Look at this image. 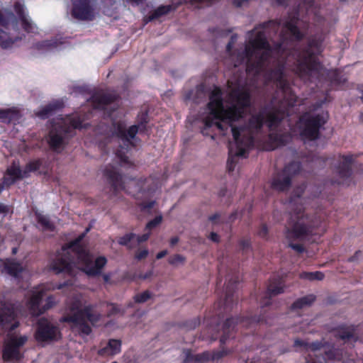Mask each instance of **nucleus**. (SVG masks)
Wrapping results in <instances>:
<instances>
[{
    "label": "nucleus",
    "instance_id": "13",
    "mask_svg": "<svg viewBox=\"0 0 363 363\" xmlns=\"http://www.w3.org/2000/svg\"><path fill=\"white\" fill-rule=\"evenodd\" d=\"M301 170V164L298 162H294L286 165L281 172L274 177L272 181V186L279 191L287 190L291 182V179Z\"/></svg>",
    "mask_w": 363,
    "mask_h": 363
},
{
    "label": "nucleus",
    "instance_id": "12",
    "mask_svg": "<svg viewBox=\"0 0 363 363\" xmlns=\"http://www.w3.org/2000/svg\"><path fill=\"white\" fill-rule=\"evenodd\" d=\"M41 162L35 160L26 164L24 169H21L18 164L13 162L9 167L1 182L8 187L13 184L17 179L28 177L31 172H35L40 169Z\"/></svg>",
    "mask_w": 363,
    "mask_h": 363
},
{
    "label": "nucleus",
    "instance_id": "38",
    "mask_svg": "<svg viewBox=\"0 0 363 363\" xmlns=\"http://www.w3.org/2000/svg\"><path fill=\"white\" fill-rule=\"evenodd\" d=\"M229 286H227V291H226V295H225V298L224 300V307L228 308H230V303L231 302L233 301V297H232V295H231V291L230 290L228 289Z\"/></svg>",
    "mask_w": 363,
    "mask_h": 363
},
{
    "label": "nucleus",
    "instance_id": "40",
    "mask_svg": "<svg viewBox=\"0 0 363 363\" xmlns=\"http://www.w3.org/2000/svg\"><path fill=\"white\" fill-rule=\"evenodd\" d=\"M148 255V250L146 249L142 250L137 252L135 255V258L138 260L144 259Z\"/></svg>",
    "mask_w": 363,
    "mask_h": 363
},
{
    "label": "nucleus",
    "instance_id": "15",
    "mask_svg": "<svg viewBox=\"0 0 363 363\" xmlns=\"http://www.w3.org/2000/svg\"><path fill=\"white\" fill-rule=\"evenodd\" d=\"M229 351L223 348L218 352H204L201 354H194L192 352L187 350L184 351V363H192V362H205L211 359L212 361H218L223 357L227 355Z\"/></svg>",
    "mask_w": 363,
    "mask_h": 363
},
{
    "label": "nucleus",
    "instance_id": "54",
    "mask_svg": "<svg viewBox=\"0 0 363 363\" xmlns=\"http://www.w3.org/2000/svg\"><path fill=\"white\" fill-rule=\"evenodd\" d=\"M8 186L4 184L2 182L0 183V194Z\"/></svg>",
    "mask_w": 363,
    "mask_h": 363
},
{
    "label": "nucleus",
    "instance_id": "55",
    "mask_svg": "<svg viewBox=\"0 0 363 363\" xmlns=\"http://www.w3.org/2000/svg\"><path fill=\"white\" fill-rule=\"evenodd\" d=\"M196 93H197L198 94H201H201H203L204 93H203V88H201V87H198V88L196 89Z\"/></svg>",
    "mask_w": 363,
    "mask_h": 363
},
{
    "label": "nucleus",
    "instance_id": "25",
    "mask_svg": "<svg viewBox=\"0 0 363 363\" xmlns=\"http://www.w3.org/2000/svg\"><path fill=\"white\" fill-rule=\"evenodd\" d=\"M61 107V104L58 101L50 103L35 112V115L43 119L48 118L57 109Z\"/></svg>",
    "mask_w": 363,
    "mask_h": 363
},
{
    "label": "nucleus",
    "instance_id": "28",
    "mask_svg": "<svg viewBox=\"0 0 363 363\" xmlns=\"http://www.w3.org/2000/svg\"><path fill=\"white\" fill-rule=\"evenodd\" d=\"M37 218L38 223L40 225L44 231H54L55 226L46 216L43 214H38Z\"/></svg>",
    "mask_w": 363,
    "mask_h": 363
},
{
    "label": "nucleus",
    "instance_id": "4",
    "mask_svg": "<svg viewBox=\"0 0 363 363\" xmlns=\"http://www.w3.org/2000/svg\"><path fill=\"white\" fill-rule=\"evenodd\" d=\"M101 315L94 311V306L87 304L81 294H73L66 303L64 316L62 322L69 323L72 330L81 335H88L91 332L87 320L95 325L101 319Z\"/></svg>",
    "mask_w": 363,
    "mask_h": 363
},
{
    "label": "nucleus",
    "instance_id": "17",
    "mask_svg": "<svg viewBox=\"0 0 363 363\" xmlns=\"http://www.w3.org/2000/svg\"><path fill=\"white\" fill-rule=\"evenodd\" d=\"M65 43V41L62 40V38L45 40L40 43H35L32 49L34 53H44L60 49Z\"/></svg>",
    "mask_w": 363,
    "mask_h": 363
},
{
    "label": "nucleus",
    "instance_id": "34",
    "mask_svg": "<svg viewBox=\"0 0 363 363\" xmlns=\"http://www.w3.org/2000/svg\"><path fill=\"white\" fill-rule=\"evenodd\" d=\"M151 296L150 293L148 291H145L141 294L135 296L134 298L137 303H144L147 301Z\"/></svg>",
    "mask_w": 363,
    "mask_h": 363
},
{
    "label": "nucleus",
    "instance_id": "39",
    "mask_svg": "<svg viewBox=\"0 0 363 363\" xmlns=\"http://www.w3.org/2000/svg\"><path fill=\"white\" fill-rule=\"evenodd\" d=\"M108 315H114L121 313V309L119 307L114 304L108 305Z\"/></svg>",
    "mask_w": 363,
    "mask_h": 363
},
{
    "label": "nucleus",
    "instance_id": "26",
    "mask_svg": "<svg viewBox=\"0 0 363 363\" xmlns=\"http://www.w3.org/2000/svg\"><path fill=\"white\" fill-rule=\"evenodd\" d=\"M315 301V296L312 294L306 296L296 300L292 305V309H302L310 306Z\"/></svg>",
    "mask_w": 363,
    "mask_h": 363
},
{
    "label": "nucleus",
    "instance_id": "16",
    "mask_svg": "<svg viewBox=\"0 0 363 363\" xmlns=\"http://www.w3.org/2000/svg\"><path fill=\"white\" fill-rule=\"evenodd\" d=\"M72 16L79 20H92L94 11L88 0L73 2Z\"/></svg>",
    "mask_w": 363,
    "mask_h": 363
},
{
    "label": "nucleus",
    "instance_id": "37",
    "mask_svg": "<svg viewBox=\"0 0 363 363\" xmlns=\"http://www.w3.org/2000/svg\"><path fill=\"white\" fill-rule=\"evenodd\" d=\"M162 219V217L161 216L155 217L153 220L147 223L146 229L150 230L151 229L155 228L161 223Z\"/></svg>",
    "mask_w": 363,
    "mask_h": 363
},
{
    "label": "nucleus",
    "instance_id": "57",
    "mask_svg": "<svg viewBox=\"0 0 363 363\" xmlns=\"http://www.w3.org/2000/svg\"><path fill=\"white\" fill-rule=\"evenodd\" d=\"M275 1H276L277 2V4H284V2H285V0H275Z\"/></svg>",
    "mask_w": 363,
    "mask_h": 363
},
{
    "label": "nucleus",
    "instance_id": "61",
    "mask_svg": "<svg viewBox=\"0 0 363 363\" xmlns=\"http://www.w3.org/2000/svg\"><path fill=\"white\" fill-rule=\"evenodd\" d=\"M310 363H322L320 361H318V360H314L312 362H310Z\"/></svg>",
    "mask_w": 363,
    "mask_h": 363
},
{
    "label": "nucleus",
    "instance_id": "20",
    "mask_svg": "<svg viewBox=\"0 0 363 363\" xmlns=\"http://www.w3.org/2000/svg\"><path fill=\"white\" fill-rule=\"evenodd\" d=\"M116 99L115 94L106 92H97L91 97V104L95 109H105L106 106Z\"/></svg>",
    "mask_w": 363,
    "mask_h": 363
},
{
    "label": "nucleus",
    "instance_id": "22",
    "mask_svg": "<svg viewBox=\"0 0 363 363\" xmlns=\"http://www.w3.org/2000/svg\"><path fill=\"white\" fill-rule=\"evenodd\" d=\"M121 341L118 340H110L106 347L99 350L100 356L109 357L113 356L121 352Z\"/></svg>",
    "mask_w": 363,
    "mask_h": 363
},
{
    "label": "nucleus",
    "instance_id": "1",
    "mask_svg": "<svg viewBox=\"0 0 363 363\" xmlns=\"http://www.w3.org/2000/svg\"><path fill=\"white\" fill-rule=\"evenodd\" d=\"M298 18L294 15L283 22L271 21L256 26L246 33L245 43L240 50L230 53L229 61L234 67L242 65L249 76L255 80L263 77L274 82L284 95L282 99L273 98L271 104L257 113L250 114V97L248 91L240 84L228 82V99L223 105L222 92L215 87L209 95L207 115L203 117V135H209L208 129L214 128L223 135L230 131L233 142L229 143L228 169L233 171L238 157H245L253 145L256 137L262 133L264 122L269 130L272 149L286 144L290 135L283 133L281 122L289 116V107L296 102L291 94L286 79L287 69L298 74L303 80L312 81L323 74L322 65L315 55L323 51L322 41L316 38L308 42L303 50L297 48L295 41L303 35L297 28Z\"/></svg>",
    "mask_w": 363,
    "mask_h": 363
},
{
    "label": "nucleus",
    "instance_id": "6",
    "mask_svg": "<svg viewBox=\"0 0 363 363\" xmlns=\"http://www.w3.org/2000/svg\"><path fill=\"white\" fill-rule=\"evenodd\" d=\"M82 120L76 116H67L57 118L51 123V128L48 137V143L52 150L60 152L65 147L69 138L72 136L75 129L85 128Z\"/></svg>",
    "mask_w": 363,
    "mask_h": 363
},
{
    "label": "nucleus",
    "instance_id": "59",
    "mask_svg": "<svg viewBox=\"0 0 363 363\" xmlns=\"http://www.w3.org/2000/svg\"><path fill=\"white\" fill-rule=\"evenodd\" d=\"M217 217H218V215H214V216H211V217L210 218V219H211V220H216V219L217 218Z\"/></svg>",
    "mask_w": 363,
    "mask_h": 363
},
{
    "label": "nucleus",
    "instance_id": "63",
    "mask_svg": "<svg viewBox=\"0 0 363 363\" xmlns=\"http://www.w3.org/2000/svg\"><path fill=\"white\" fill-rule=\"evenodd\" d=\"M268 304V302L264 303V306H267Z\"/></svg>",
    "mask_w": 363,
    "mask_h": 363
},
{
    "label": "nucleus",
    "instance_id": "27",
    "mask_svg": "<svg viewBox=\"0 0 363 363\" xmlns=\"http://www.w3.org/2000/svg\"><path fill=\"white\" fill-rule=\"evenodd\" d=\"M174 8L172 6H160L154 12L146 18V22H149L167 14Z\"/></svg>",
    "mask_w": 363,
    "mask_h": 363
},
{
    "label": "nucleus",
    "instance_id": "5",
    "mask_svg": "<svg viewBox=\"0 0 363 363\" xmlns=\"http://www.w3.org/2000/svg\"><path fill=\"white\" fill-rule=\"evenodd\" d=\"M16 311L11 303L0 304V335L7 333L3 350L5 361H17L22 357L21 348L27 342L26 335H13L11 331L18 326Z\"/></svg>",
    "mask_w": 363,
    "mask_h": 363
},
{
    "label": "nucleus",
    "instance_id": "30",
    "mask_svg": "<svg viewBox=\"0 0 363 363\" xmlns=\"http://www.w3.org/2000/svg\"><path fill=\"white\" fill-rule=\"evenodd\" d=\"M301 277L308 280H322L324 275L323 273L319 272H304L301 274Z\"/></svg>",
    "mask_w": 363,
    "mask_h": 363
},
{
    "label": "nucleus",
    "instance_id": "2",
    "mask_svg": "<svg viewBox=\"0 0 363 363\" xmlns=\"http://www.w3.org/2000/svg\"><path fill=\"white\" fill-rule=\"evenodd\" d=\"M305 189L302 185L296 189L289 202V220L286 227V238L289 246L297 252H303V247L292 243L293 240H311L313 235H320L322 219L317 213L306 211L303 207L305 200L301 197Z\"/></svg>",
    "mask_w": 363,
    "mask_h": 363
},
{
    "label": "nucleus",
    "instance_id": "23",
    "mask_svg": "<svg viewBox=\"0 0 363 363\" xmlns=\"http://www.w3.org/2000/svg\"><path fill=\"white\" fill-rule=\"evenodd\" d=\"M21 118L19 110L16 107L6 109H0V120L2 122L10 123H15Z\"/></svg>",
    "mask_w": 363,
    "mask_h": 363
},
{
    "label": "nucleus",
    "instance_id": "41",
    "mask_svg": "<svg viewBox=\"0 0 363 363\" xmlns=\"http://www.w3.org/2000/svg\"><path fill=\"white\" fill-rule=\"evenodd\" d=\"M150 237V233H145L141 236H137L135 238V239L137 240L138 244H140V242L146 241Z\"/></svg>",
    "mask_w": 363,
    "mask_h": 363
},
{
    "label": "nucleus",
    "instance_id": "7",
    "mask_svg": "<svg viewBox=\"0 0 363 363\" xmlns=\"http://www.w3.org/2000/svg\"><path fill=\"white\" fill-rule=\"evenodd\" d=\"M138 132V127L135 125L126 130L125 124L122 121L113 124V137L117 138L120 143L119 149L116 152V157L119 160L121 167H129L133 165V162L126 153L131 147L134 146L133 140Z\"/></svg>",
    "mask_w": 363,
    "mask_h": 363
},
{
    "label": "nucleus",
    "instance_id": "8",
    "mask_svg": "<svg viewBox=\"0 0 363 363\" xmlns=\"http://www.w3.org/2000/svg\"><path fill=\"white\" fill-rule=\"evenodd\" d=\"M0 47L3 49L11 48L17 41L22 39L18 33L17 19L7 9L0 11Z\"/></svg>",
    "mask_w": 363,
    "mask_h": 363
},
{
    "label": "nucleus",
    "instance_id": "50",
    "mask_svg": "<svg viewBox=\"0 0 363 363\" xmlns=\"http://www.w3.org/2000/svg\"><path fill=\"white\" fill-rule=\"evenodd\" d=\"M179 242V238L178 237H173L171 238L170 240V245L172 246H174L176 244H177Z\"/></svg>",
    "mask_w": 363,
    "mask_h": 363
},
{
    "label": "nucleus",
    "instance_id": "36",
    "mask_svg": "<svg viewBox=\"0 0 363 363\" xmlns=\"http://www.w3.org/2000/svg\"><path fill=\"white\" fill-rule=\"evenodd\" d=\"M340 337L345 341L350 340V339L356 341V337L353 330H343L340 333Z\"/></svg>",
    "mask_w": 363,
    "mask_h": 363
},
{
    "label": "nucleus",
    "instance_id": "42",
    "mask_svg": "<svg viewBox=\"0 0 363 363\" xmlns=\"http://www.w3.org/2000/svg\"><path fill=\"white\" fill-rule=\"evenodd\" d=\"M237 38L238 37H237L236 35H232L230 41L228 43L227 47H226L228 52H229V53L230 52V50H231V48H232L233 45H234V43L237 40Z\"/></svg>",
    "mask_w": 363,
    "mask_h": 363
},
{
    "label": "nucleus",
    "instance_id": "58",
    "mask_svg": "<svg viewBox=\"0 0 363 363\" xmlns=\"http://www.w3.org/2000/svg\"><path fill=\"white\" fill-rule=\"evenodd\" d=\"M360 91L362 94L360 98H361L362 101H363V85H362V87L360 89Z\"/></svg>",
    "mask_w": 363,
    "mask_h": 363
},
{
    "label": "nucleus",
    "instance_id": "24",
    "mask_svg": "<svg viewBox=\"0 0 363 363\" xmlns=\"http://www.w3.org/2000/svg\"><path fill=\"white\" fill-rule=\"evenodd\" d=\"M11 277L18 279L20 274L24 273L23 267L18 262L13 259H8L4 263V271Z\"/></svg>",
    "mask_w": 363,
    "mask_h": 363
},
{
    "label": "nucleus",
    "instance_id": "44",
    "mask_svg": "<svg viewBox=\"0 0 363 363\" xmlns=\"http://www.w3.org/2000/svg\"><path fill=\"white\" fill-rule=\"evenodd\" d=\"M249 1V0H233V4L237 6V7H241V6H245L246 4H247V2Z\"/></svg>",
    "mask_w": 363,
    "mask_h": 363
},
{
    "label": "nucleus",
    "instance_id": "46",
    "mask_svg": "<svg viewBox=\"0 0 363 363\" xmlns=\"http://www.w3.org/2000/svg\"><path fill=\"white\" fill-rule=\"evenodd\" d=\"M8 211H9L8 206L4 205L2 203H0V213H6Z\"/></svg>",
    "mask_w": 363,
    "mask_h": 363
},
{
    "label": "nucleus",
    "instance_id": "47",
    "mask_svg": "<svg viewBox=\"0 0 363 363\" xmlns=\"http://www.w3.org/2000/svg\"><path fill=\"white\" fill-rule=\"evenodd\" d=\"M210 239L213 242H218V235L216 233H211L210 234Z\"/></svg>",
    "mask_w": 363,
    "mask_h": 363
},
{
    "label": "nucleus",
    "instance_id": "49",
    "mask_svg": "<svg viewBox=\"0 0 363 363\" xmlns=\"http://www.w3.org/2000/svg\"><path fill=\"white\" fill-rule=\"evenodd\" d=\"M240 323L245 326V327H247L248 326V323L250 322V320L248 318H242V320H240Z\"/></svg>",
    "mask_w": 363,
    "mask_h": 363
},
{
    "label": "nucleus",
    "instance_id": "52",
    "mask_svg": "<svg viewBox=\"0 0 363 363\" xmlns=\"http://www.w3.org/2000/svg\"><path fill=\"white\" fill-rule=\"evenodd\" d=\"M69 284L68 282H64L63 284H58L57 286H55V288L57 289H62L65 286H68Z\"/></svg>",
    "mask_w": 363,
    "mask_h": 363
},
{
    "label": "nucleus",
    "instance_id": "10",
    "mask_svg": "<svg viewBox=\"0 0 363 363\" xmlns=\"http://www.w3.org/2000/svg\"><path fill=\"white\" fill-rule=\"evenodd\" d=\"M47 291L48 287L46 286L40 285L28 291L27 294L28 296L27 306L32 315L38 316L55 304L54 298L48 296L46 299L45 305L41 306L42 298L45 295Z\"/></svg>",
    "mask_w": 363,
    "mask_h": 363
},
{
    "label": "nucleus",
    "instance_id": "62",
    "mask_svg": "<svg viewBox=\"0 0 363 363\" xmlns=\"http://www.w3.org/2000/svg\"><path fill=\"white\" fill-rule=\"evenodd\" d=\"M16 250H17V249H16V248H13V253H16Z\"/></svg>",
    "mask_w": 363,
    "mask_h": 363
},
{
    "label": "nucleus",
    "instance_id": "33",
    "mask_svg": "<svg viewBox=\"0 0 363 363\" xmlns=\"http://www.w3.org/2000/svg\"><path fill=\"white\" fill-rule=\"evenodd\" d=\"M185 262V257L181 255H174L169 258V263L174 266L183 264Z\"/></svg>",
    "mask_w": 363,
    "mask_h": 363
},
{
    "label": "nucleus",
    "instance_id": "45",
    "mask_svg": "<svg viewBox=\"0 0 363 363\" xmlns=\"http://www.w3.org/2000/svg\"><path fill=\"white\" fill-rule=\"evenodd\" d=\"M268 232L267 227L266 225H262L259 231V235L262 238H264Z\"/></svg>",
    "mask_w": 363,
    "mask_h": 363
},
{
    "label": "nucleus",
    "instance_id": "53",
    "mask_svg": "<svg viewBox=\"0 0 363 363\" xmlns=\"http://www.w3.org/2000/svg\"><path fill=\"white\" fill-rule=\"evenodd\" d=\"M145 0H126V1L131 2L133 4H139L143 2Z\"/></svg>",
    "mask_w": 363,
    "mask_h": 363
},
{
    "label": "nucleus",
    "instance_id": "60",
    "mask_svg": "<svg viewBox=\"0 0 363 363\" xmlns=\"http://www.w3.org/2000/svg\"><path fill=\"white\" fill-rule=\"evenodd\" d=\"M251 321H253V322H259L260 321V318H253L252 320H251Z\"/></svg>",
    "mask_w": 363,
    "mask_h": 363
},
{
    "label": "nucleus",
    "instance_id": "64",
    "mask_svg": "<svg viewBox=\"0 0 363 363\" xmlns=\"http://www.w3.org/2000/svg\"><path fill=\"white\" fill-rule=\"evenodd\" d=\"M112 363H117V362H112Z\"/></svg>",
    "mask_w": 363,
    "mask_h": 363
},
{
    "label": "nucleus",
    "instance_id": "9",
    "mask_svg": "<svg viewBox=\"0 0 363 363\" xmlns=\"http://www.w3.org/2000/svg\"><path fill=\"white\" fill-rule=\"evenodd\" d=\"M328 116L326 113H306L298 122V128L303 140H314L318 138L319 130L325 124Z\"/></svg>",
    "mask_w": 363,
    "mask_h": 363
},
{
    "label": "nucleus",
    "instance_id": "11",
    "mask_svg": "<svg viewBox=\"0 0 363 363\" xmlns=\"http://www.w3.org/2000/svg\"><path fill=\"white\" fill-rule=\"evenodd\" d=\"M104 174L110 180L116 190L125 189L129 194L135 196L138 193L145 190V185L148 182L147 179L138 181L130 179L127 184L123 181L122 176L112 167L106 168Z\"/></svg>",
    "mask_w": 363,
    "mask_h": 363
},
{
    "label": "nucleus",
    "instance_id": "19",
    "mask_svg": "<svg viewBox=\"0 0 363 363\" xmlns=\"http://www.w3.org/2000/svg\"><path fill=\"white\" fill-rule=\"evenodd\" d=\"M352 162V156H342L340 159V165L337 167V172L340 178L339 183L349 185V179L351 176V164Z\"/></svg>",
    "mask_w": 363,
    "mask_h": 363
},
{
    "label": "nucleus",
    "instance_id": "3",
    "mask_svg": "<svg viewBox=\"0 0 363 363\" xmlns=\"http://www.w3.org/2000/svg\"><path fill=\"white\" fill-rule=\"evenodd\" d=\"M89 230L90 228H86L77 239L57 252L55 259L50 264L51 270L55 274L65 273L74 275L76 267L91 276L101 273V269L107 262L106 257H99L94 261L91 255L81 244Z\"/></svg>",
    "mask_w": 363,
    "mask_h": 363
},
{
    "label": "nucleus",
    "instance_id": "56",
    "mask_svg": "<svg viewBox=\"0 0 363 363\" xmlns=\"http://www.w3.org/2000/svg\"><path fill=\"white\" fill-rule=\"evenodd\" d=\"M104 279L105 281L107 282L108 281V279H109V276L108 274H104Z\"/></svg>",
    "mask_w": 363,
    "mask_h": 363
},
{
    "label": "nucleus",
    "instance_id": "48",
    "mask_svg": "<svg viewBox=\"0 0 363 363\" xmlns=\"http://www.w3.org/2000/svg\"><path fill=\"white\" fill-rule=\"evenodd\" d=\"M167 254V250H162V251L160 252L159 253H157L156 257H157V259H162V257H164Z\"/></svg>",
    "mask_w": 363,
    "mask_h": 363
},
{
    "label": "nucleus",
    "instance_id": "51",
    "mask_svg": "<svg viewBox=\"0 0 363 363\" xmlns=\"http://www.w3.org/2000/svg\"><path fill=\"white\" fill-rule=\"evenodd\" d=\"M241 245L243 249H246V248L249 247L250 242L248 240H243L241 242Z\"/></svg>",
    "mask_w": 363,
    "mask_h": 363
},
{
    "label": "nucleus",
    "instance_id": "29",
    "mask_svg": "<svg viewBox=\"0 0 363 363\" xmlns=\"http://www.w3.org/2000/svg\"><path fill=\"white\" fill-rule=\"evenodd\" d=\"M283 292L284 289L281 283H279L278 284L271 283L267 288L266 296H269V298H271Z\"/></svg>",
    "mask_w": 363,
    "mask_h": 363
},
{
    "label": "nucleus",
    "instance_id": "31",
    "mask_svg": "<svg viewBox=\"0 0 363 363\" xmlns=\"http://www.w3.org/2000/svg\"><path fill=\"white\" fill-rule=\"evenodd\" d=\"M294 345L295 346H302V345H305L307 349L313 351V352H315L318 350L320 349V343L316 342H313V343H311V344H306L304 343L303 341L301 340H295L294 342Z\"/></svg>",
    "mask_w": 363,
    "mask_h": 363
},
{
    "label": "nucleus",
    "instance_id": "35",
    "mask_svg": "<svg viewBox=\"0 0 363 363\" xmlns=\"http://www.w3.org/2000/svg\"><path fill=\"white\" fill-rule=\"evenodd\" d=\"M136 237L135 234L129 233L126 234L123 237L121 238L118 240V242L121 245H128L129 243L135 239Z\"/></svg>",
    "mask_w": 363,
    "mask_h": 363
},
{
    "label": "nucleus",
    "instance_id": "18",
    "mask_svg": "<svg viewBox=\"0 0 363 363\" xmlns=\"http://www.w3.org/2000/svg\"><path fill=\"white\" fill-rule=\"evenodd\" d=\"M14 10L18 15L23 29L28 33H34L36 30V27L33 23L29 16L26 13L23 0H18L15 2Z\"/></svg>",
    "mask_w": 363,
    "mask_h": 363
},
{
    "label": "nucleus",
    "instance_id": "32",
    "mask_svg": "<svg viewBox=\"0 0 363 363\" xmlns=\"http://www.w3.org/2000/svg\"><path fill=\"white\" fill-rule=\"evenodd\" d=\"M325 353L328 359L341 360L342 358L340 351L337 349H333L329 351H325Z\"/></svg>",
    "mask_w": 363,
    "mask_h": 363
},
{
    "label": "nucleus",
    "instance_id": "14",
    "mask_svg": "<svg viewBox=\"0 0 363 363\" xmlns=\"http://www.w3.org/2000/svg\"><path fill=\"white\" fill-rule=\"evenodd\" d=\"M60 337L57 327L45 318L39 320L35 333V338L38 342L57 340Z\"/></svg>",
    "mask_w": 363,
    "mask_h": 363
},
{
    "label": "nucleus",
    "instance_id": "21",
    "mask_svg": "<svg viewBox=\"0 0 363 363\" xmlns=\"http://www.w3.org/2000/svg\"><path fill=\"white\" fill-rule=\"evenodd\" d=\"M240 318L227 319L223 326V335L220 339V345L226 344L230 339L233 337L235 324H238Z\"/></svg>",
    "mask_w": 363,
    "mask_h": 363
},
{
    "label": "nucleus",
    "instance_id": "43",
    "mask_svg": "<svg viewBox=\"0 0 363 363\" xmlns=\"http://www.w3.org/2000/svg\"><path fill=\"white\" fill-rule=\"evenodd\" d=\"M154 205H155V201H150L147 203H141L140 206H141V209L143 211H147V210L152 208Z\"/></svg>",
    "mask_w": 363,
    "mask_h": 363
}]
</instances>
